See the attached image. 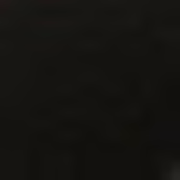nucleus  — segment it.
<instances>
[{"label": "nucleus", "instance_id": "nucleus-1", "mask_svg": "<svg viewBox=\"0 0 180 180\" xmlns=\"http://www.w3.org/2000/svg\"><path fill=\"white\" fill-rule=\"evenodd\" d=\"M178 180H180V174L178 175Z\"/></svg>", "mask_w": 180, "mask_h": 180}]
</instances>
